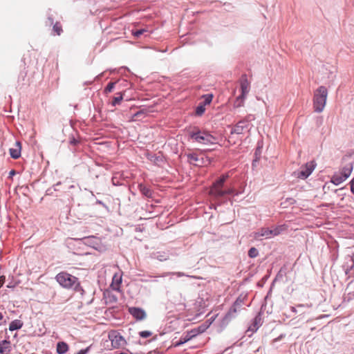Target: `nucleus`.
Instances as JSON below:
<instances>
[{
  "instance_id": "nucleus-1",
  "label": "nucleus",
  "mask_w": 354,
  "mask_h": 354,
  "mask_svg": "<svg viewBox=\"0 0 354 354\" xmlns=\"http://www.w3.org/2000/svg\"><path fill=\"white\" fill-rule=\"evenodd\" d=\"M229 178V173L223 174L213 182L210 186L209 194L214 201H218L226 195L236 196L242 193L241 192L236 190L233 187L223 189L225 183Z\"/></svg>"
},
{
  "instance_id": "nucleus-2",
  "label": "nucleus",
  "mask_w": 354,
  "mask_h": 354,
  "mask_svg": "<svg viewBox=\"0 0 354 354\" xmlns=\"http://www.w3.org/2000/svg\"><path fill=\"white\" fill-rule=\"evenodd\" d=\"M189 137L193 141L202 145H212L216 143V138L205 130H201L198 127H194L189 131Z\"/></svg>"
},
{
  "instance_id": "nucleus-3",
  "label": "nucleus",
  "mask_w": 354,
  "mask_h": 354,
  "mask_svg": "<svg viewBox=\"0 0 354 354\" xmlns=\"http://www.w3.org/2000/svg\"><path fill=\"white\" fill-rule=\"evenodd\" d=\"M55 279L57 283L63 288L66 289H73L75 291L82 290L78 278L65 272L58 273Z\"/></svg>"
},
{
  "instance_id": "nucleus-4",
  "label": "nucleus",
  "mask_w": 354,
  "mask_h": 354,
  "mask_svg": "<svg viewBox=\"0 0 354 354\" xmlns=\"http://www.w3.org/2000/svg\"><path fill=\"white\" fill-rule=\"evenodd\" d=\"M328 96L327 88L321 86L314 92L313 108L315 112L321 113L324 111L326 106Z\"/></svg>"
},
{
  "instance_id": "nucleus-5",
  "label": "nucleus",
  "mask_w": 354,
  "mask_h": 354,
  "mask_svg": "<svg viewBox=\"0 0 354 354\" xmlns=\"http://www.w3.org/2000/svg\"><path fill=\"white\" fill-rule=\"evenodd\" d=\"M286 225H281L276 227L273 230L269 228H261L259 231L255 233L254 237L257 239H260L263 237L265 239H270L274 236L280 234L283 231H286Z\"/></svg>"
},
{
  "instance_id": "nucleus-6",
  "label": "nucleus",
  "mask_w": 354,
  "mask_h": 354,
  "mask_svg": "<svg viewBox=\"0 0 354 354\" xmlns=\"http://www.w3.org/2000/svg\"><path fill=\"white\" fill-rule=\"evenodd\" d=\"M240 84L241 94L237 97L235 102L236 106L237 107L243 106V102L250 89V84L248 82L245 75L241 77Z\"/></svg>"
},
{
  "instance_id": "nucleus-7",
  "label": "nucleus",
  "mask_w": 354,
  "mask_h": 354,
  "mask_svg": "<svg viewBox=\"0 0 354 354\" xmlns=\"http://www.w3.org/2000/svg\"><path fill=\"white\" fill-rule=\"evenodd\" d=\"M317 166L314 160L306 162L304 166L301 167L300 170L295 171L292 176L301 179H306L315 170Z\"/></svg>"
},
{
  "instance_id": "nucleus-8",
  "label": "nucleus",
  "mask_w": 354,
  "mask_h": 354,
  "mask_svg": "<svg viewBox=\"0 0 354 354\" xmlns=\"http://www.w3.org/2000/svg\"><path fill=\"white\" fill-rule=\"evenodd\" d=\"M252 115H249L246 118L238 122L232 129L231 133L242 134L249 128V122L254 120Z\"/></svg>"
},
{
  "instance_id": "nucleus-9",
  "label": "nucleus",
  "mask_w": 354,
  "mask_h": 354,
  "mask_svg": "<svg viewBox=\"0 0 354 354\" xmlns=\"http://www.w3.org/2000/svg\"><path fill=\"white\" fill-rule=\"evenodd\" d=\"M109 339L113 348H121L127 344L125 339L116 330L109 332Z\"/></svg>"
},
{
  "instance_id": "nucleus-10",
  "label": "nucleus",
  "mask_w": 354,
  "mask_h": 354,
  "mask_svg": "<svg viewBox=\"0 0 354 354\" xmlns=\"http://www.w3.org/2000/svg\"><path fill=\"white\" fill-rule=\"evenodd\" d=\"M129 314L137 321H142L146 319L147 314L144 309L139 307H130L128 310Z\"/></svg>"
},
{
  "instance_id": "nucleus-11",
  "label": "nucleus",
  "mask_w": 354,
  "mask_h": 354,
  "mask_svg": "<svg viewBox=\"0 0 354 354\" xmlns=\"http://www.w3.org/2000/svg\"><path fill=\"white\" fill-rule=\"evenodd\" d=\"M262 313L259 312L255 317L253 319L252 324L250 325V326L248 328L247 332H251V334L256 332L258 328L262 325L263 321H262Z\"/></svg>"
},
{
  "instance_id": "nucleus-12",
  "label": "nucleus",
  "mask_w": 354,
  "mask_h": 354,
  "mask_svg": "<svg viewBox=\"0 0 354 354\" xmlns=\"http://www.w3.org/2000/svg\"><path fill=\"white\" fill-rule=\"evenodd\" d=\"M46 25L51 26H53V35H60L63 32L62 26L61 24L58 21L54 23L53 19L51 17H48L47 21H46Z\"/></svg>"
},
{
  "instance_id": "nucleus-13",
  "label": "nucleus",
  "mask_w": 354,
  "mask_h": 354,
  "mask_svg": "<svg viewBox=\"0 0 354 354\" xmlns=\"http://www.w3.org/2000/svg\"><path fill=\"white\" fill-rule=\"evenodd\" d=\"M171 253L169 250L157 251L151 254V257L160 261H165L169 259Z\"/></svg>"
},
{
  "instance_id": "nucleus-14",
  "label": "nucleus",
  "mask_w": 354,
  "mask_h": 354,
  "mask_svg": "<svg viewBox=\"0 0 354 354\" xmlns=\"http://www.w3.org/2000/svg\"><path fill=\"white\" fill-rule=\"evenodd\" d=\"M11 351V342L9 336H6L5 339L0 341V354H10Z\"/></svg>"
},
{
  "instance_id": "nucleus-15",
  "label": "nucleus",
  "mask_w": 354,
  "mask_h": 354,
  "mask_svg": "<svg viewBox=\"0 0 354 354\" xmlns=\"http://www.w3.org/2000/svg\"><path fill=\"white\" fill-rule=\"evenodd\" d=\"M21 144L19 141H17L14 148L9 149L10 155L13 159H17L21 156Z\"/></svg>"
},
{
  "instance_id": "nucleus-16",
  "label": "nucleus",
  "mask_w": 354,
  "mask_h": 354,
  "mask_svg": "<svg viewBox=\"0 0 354 354\" xmlns=\"http://www.w3.org/2000/svg\"><path fill=\"white\" fill-rule=\"evenodd\" d=\"M241 311V309L238 308L235 306V304H232V306L229 309L228 312L225 314L224 317V320L230 321L232 319L235 318L238 314Z\"/></svg>"
},
{
  "instance_id": "nucleus-17",
  "label": "nucleus",
  "mask_w": 354,
  "mask_h": 354,
  "mask_svg": "<svg viewBox=\"0 0 354 354\" xmlns=\"http://www.w3.org/2000/svg\"><path fill=\"white\" fill-rule=\"evenodd\" d=\"M169 276H176L177 277H187L189 278H195V279L197 278L195 276L189 275L183 272H162L161 274H160L158 277H169Z\"/></svg>"
},
{
  "instance_id": "nucleus-18",
  "label": "nucleus",
  "mask_w": 354,
  "mask_h": 354,
  "mask_svg": "<svg viewBox=\"0 0 354 354\" xmlns=\"http://www.w3.org/2000/svg\"><path fill=\"white\" fill-rule=\"evenodd\" d=\"M138 189H139V191L141 192V194L143 196H146L147 198H151L152 197L153 192H152V190L149 187H147L145 185L141 183V184L138 185Z\"/></svg>"
},
{
  "instance_id": "nucleus-19",
  "label": "nucleus",
  "mask_w": 354,
  "mask_h": 354,
  "mask_svg": "<svg viewBox=\"0 0 354 354\" xmlns=\"http://www.w3.org/2000/svg\"><path fill=\"white\" fill-rule=\"evenodd\" d=\"M353 171V165L349 164L348 165L344 166L340 172V174L344 178V179H347L351 174Z\"/></svg>"
},
{
  "instance_id": "nucleus-20",
  "label": "nucleus",
  "mask_w": 354,
  "mask_h": 354,
  "mask_svg": "<svg viewBox=\"0 0 354 354\" xmlns=\"http://www.w3.org/2000/svg\"><path fill=\"white\" fill-rule=\"evenodd\" d=\"M24 325V323L19 319H15L12 321L9 325V330L10 331L21 329Z\"/></svg>"
},
{
  "instance_id": "nucleus-21",
  "label": "nucleus",
  "mask_w": 354,
  "mask_h": 354,
  "mask_svg": "<svg viewBox=\"0 0 354 354\" xmlns=\"http://www.w3.org/2000/svg\"><path fill=\"white\" fill-rule=\"evenodd\" d=\"M68 350V346L64 342H59L57 344V353L58 354H65Z\"/></svg>"
},
{
  "instance_id": "nucleus-22",
  "label": "nucleus",
  "mask_w": 354,
  "mask_h": 354,
  "mask_svg": "<svg viewBox=\"0 0 354 354\" xmlns=\"http://www.w3.org/2000/svg\"><path fill=\"white\" fill-rule=\"evenodd\" d=\"M246 298L247 295H240L234 302V304H235V306H236L238 308L241 310Z\"/></svg>"
},
{
  "instance_id": "nucleus-23",
  "label": "nucleus",
  "mask_w": 354,
  "mask_h": 354,
  "mask_svg": "<svg viewBox=\"0 0 354 354\" xmlns=\"http://www.w3.org/2000/svg\"><path fill=\"white\" fill-rule=\"evenodd\" d=\"M246 298L247 295H240L234 302V304H235V306H236L238 308L241 310Z\"/></svg>"
},
{
  "instance_id": "nucleus-24",
  "label": "nucleus",
  "mask_w": 354,
  "mask_h": 354,
  "mask_svg": "<svg viewBox=\"0 0 354 354\" xmlns=\"http://www.w3.org/2000/svg\"><path fill=\"white\" fill-rule=\"evenodd\" d=\"M346 179H344L343 176L339 174H335L331 177L330 182L334 184L335 185H339L342 183L344 182Z\"/></svg>"
},
{
  "instance_id": "nucleus-25",
  "label": "nucleus",
  "mask_w": 354,
  "mask_h": 354,
  "mask_svg": "<svg viewBox=\"0 0 354 354\" xmlns=\"http://www.w3.org/2000/svg\"><path fill=\"white\" fill-rule=\"evenodd\" d=\"M122 283V277L119 276L118 277L116 274H115L113 277V282L112 286H113L114 290H119V286Z\"/></svg>"
},
{
  "instance_id": "nucleus-26",
  "label": "nucleus",
  "mask_w": 354,
  "mask_h": 354,
  "mask_svg": "<svg viewBox=\"0 0 354 354\" xmlns=\"http://www.w3.org/2000/svg\"><path fill=\"white\" fill-rule=\"evenodd\" d=\"M187 160L190 164L198 165L197 162L198 161V156L196 153L187 154Z\"/></svg>"
},
{
  "instance_id": "nucleus-27",
  "label": "nucleus",
  "mask_w": 354,
  "mask_h": 354,
  "mask_svg": "<svg viewBox=\"0 0 354 354\" xmlns=\"http://www.w3.org/2000/svg\"><path fill=\"white\" fill-rule=\"evenodd\" d=\"M117 95L118 96L114 97L111 102V104L113 106L120 104L123 99V95L122 93H118Z\"/></svg>"
},
{
  "instance_id": "nucleus-28",
  "label": "nucleus",
  "mask_w": 354,
  "mask_h": 354,
  "mask_svg": "<svg viewBox=\"0 0 354 354\" xmlns=\"http://www.w3.org/2000/svg\"><path fill=\"white\" fill-rule=\"evenodd\" d=\"M132 35L136 37L139 38L142 35L144 34V32H147V30L145 28L141 29H136V30H132Z\"/></svg>"
},
{
  "instance_id": "nucleus-29",
  "label": "nucleus",
  "mask_w": 354,
  "mask_h": 354,
  "mask_svg": "<svg viewBox=\"0 0 354 354\" xmlns=\"http://www.w3.org/2000/svg\"><path fill=\"white\" fill-rule=\"evenodd\" d=\"M259 252L257 248L252 247L248 250V256L250 258H255L258 256Z\"/></svg>"
},
{
  "instance_id": "nucleus-30",
  "label": "nucleus",
  "mask_w": 354,
  "mask_h": 354,
  "mask_svg": "<svg viewBox=\"0 0 354 354\" xmlns=\"http://www.w3.org/2000/svg\"><path fill=\"white\" fill-rule=\"evenodd\" d=\"M205 111V105L199 104L196 108V115H198V116H201V115H202L204 113Z\"/></svg>"
},
{
  "instance_id": "nucleus-31",
  "label": "nucleus",
  "mask_w": 354,
  "mask_h": 354,
  "mask_svg": "<svg viewBox=\"0 0 354 354\" xmlns=\"http://www.w3.org/2000/svg\"><path fill=\"white\" fill-rule=\"evenodd\" d=\"M115 85V82H109L107 86L104 88V93L107 94L109 93H111L113 89L114 88Z\"/></svg>"
},
{
  "instance_id": "nucleus-32",
  "label": "nucleus",
  "mask_w": 354,
  "mask_h": 354,
  "mask_svg": "<svg viewBox=\"0 0 354 354\" xmlns=\"http://www.w3.org/2000/svg\"><path fill=\"white\" fill-rule=\"evenodd\" d=\"M151 335H152V333L149 330H143V331L139 332L140 337H141L142 338H147V337H150Z\"/></svg>"
},
{
  "instance_id": "nucleus-33",
  "label": "nucleus",
  "mask_w": 354,
  "mask_h": 354,
  "mask_svg": "<svg viewBox=\"0 0 354 354\" xmlns=\"http://www.w3.org/2000/svg\"><path fill=\"white\" fill-rule=\"evenodd\" d=\"M149 160L151 162H153L154 163H158L162 160V158H160V156H151V158H149Z\"/></svg>"
},
{
  "instance_id": "nucleus-34",
  "label": "nucleus",
  "mask_w": 354,
  "mask_h": 354,
  "mask_svg": "<svg viewBox=\"0 0 354 354\" xmlns=\"http://www.w3.org/2000/svg\"><path fill=\"white\" fill-rule=\"evenodd\" d=\"M79 142H80V141L78 140H77L76 138H75L73 136L70 138V140H69L70 145H77Z\"/></svg>"
},
{
  "instance_id": "nucleus-35",
  "label": "nucleus",
  "mask_w": 354,
  "mask_h": 354,
  "mask_svg": "<svg viewBox=\"0 0 354 354\" xmlns=\"http://www.w3.org/2000/svg\"><path fill=\"white\" fill-rule=\"evenodd\" d=\"M344 189V187H342V188H339V189H336L335 190V193H336L337 194L338 196H342V199L344 198V196L345 195V194H342L341 192Z\"/></svg>"
},
{
  "instance_id": "nucleus-36",
  "label": "nucleus",
  "mask_w": 354,
  "mask_h": 354,
  "mask_svg": "<svg viewBox=\"0 0 354 354\" xmlns=\"http://www.w3.org/2000/svg\"><path fill=\"white\" fill-rule=\"evenodd\" d=\"M212 95H207L205 99L203 105L210 104V102H212Z\"/></svg>"
},
{
  "instance_id": "nucleus-37",
  "label": "nucleus",
  "mask_w": 354,
  "mask_h": 354,
  "mask_svg": "<svg viewBox=\"0 0 354 354\" xmlns=\"http://www.w3.org/2000/svg\"><path fill=\"white\" fill-rule=\"evenodd\" d=\"M89 350H90V346H88L84 349L80 350L76 354H87L88 352L89 351Z\"/></svg>"
},
{
  "instance_id": "nucleus-38",
  "label": "nucleus",
  "mask_w": 354,
  "mask_h": 354,
  "mask_svg": "<svg viewBox=\"0 0 354 354\" xmlns=\"http://www.w3.org/2000/svg\"><path fill=\"white\" fill-rule=\"evenodd\" d=\"M260 154H261V150L258 147V148H257V149H256V151L254 152V156H255L254 158H259V159L260 158Z\"/></svg>"
},
{
  "instance_id": "nucleus-39",
  "label": "nucleus",
  "mask_w": 354,
  "mask_h": 354,
  "mask_svg": "<svg viewBox=\"0 0 354 354\" xmlns=\"http://www.w3.org/2000/svg\"><path fill=\"white\" fill-rule=\"evenodd\" d=\"M351 184V192L354 194V179H352L350 182Z\"/></svg>"
},
{
  "instance_id": "nucleus-40",
  "label": "nucleus",
  "mask_w": 354,
  "mask_h": 354,
  "mask_svg": "<svg viewBox=\"0 0 354 354\" xmlns=\"http://www.w3.org/2000/svg\"><path fill=\"white\" fill-rule=\"evenodd\" d=\"M259 160V158H254V160L252 161V166L253 168L257 167Z\"/></svg>"
},
{
  "instance_id": "nucleus-41",
  "label": "nucleus",
  "mask_w": 354,
  "mask_h": 354,
  "mask_svg": "<svg viewBox=\"0 0 354 354\" xmlns=\"http://www.w3.org/2000/svg\"><path fill=\"white\" fill-rule=\"evenodd\" d=\"M5 277L4 276H1L0 277V288L3 286V284L5 282Z\"/></svg>"
},
{
  "instance_id": "nucleus-42",
  "label": "nucleus",
  "mask_w": 354,
  "mask_h": 354,
  "mask_svg": "<svg viewBox=\"0 0 354 354\" xmlns=\"http://www.w3.org/2000/svg\"><path fill=\"white\" fill-rule=\"evenodd\" d=\"M144 113L143 111H137L135 114H134V116L136 117V118H138L140 117V115H142Z\"/></svg>"
},
{
  "instance_id": "nucleus-43",
  "label": "nucleus",
  "mask_w": 354,
  "mask_h": 354,
  "mask_svg": "<svg viewBox=\"0 0 354 354\" xmlns=\"http://www.w3.org/2000/svg\"><path fill=\"white\" fill-rule=\"evenodd\" d=\"M141 281L142 282H150V281H153V282H157L158 281L156 279H154V280H149L148 279H141Z\"/></svg>"
},
{
  "instance_id": "nucleus-44",
  "label": "nucleus",
  "mask_w": 354,
  "mask_h": 354,
  "mask_svg": "<svg viewBox=\"0 0 354 354\" xmlns=\"http://www.w3.org/2000/svg\"><path fill=\"white\" fill-rule=\"evenodd\" d=\"M285 335H281L279 337L277 338H275L274 340H273V344L276 343L277 342H278L279 339H281L283 337H284Z\"/></svg>"
},
{
  "instance_id": "nucleus-45",
  "label": "nucleus",
  "mask_w": 354,
  "mask_h": 354,
  "mask_svg": "<svg viewBox=\"0 0 354 354\" xmlns=\"http://www.w3.org/2000/svg\"><path fill=\"white\" fill-rule=\"evenodd\" d=\"M96 203L99 204V205H101L103 207H106V205L102 201L97 200Z\"/></svg>"
},
{
  "instance_id": "nucleus-46",
  "label": "nucleus",
  "mask_w": 354,
  "mask_h": 354,
  "mask_svg": "<svg viewBox=\"0 0 354 354\" xmlns=\"http://www.w3.org/2000/svg\"><path fill=\"white\" fill-rule=\"evenodd\" d=\"M8 288H15V284L12 283H9L7 286Z\"/></svg>"
},
{
  "instance_id": "nucleus-47",
  "label": "nucleus",
  "mask_w": 354,
  "mask_h": 354,
  "mask_svg": "<svg viewBox=\"0 0 354 354\" xmlns=\"http://www.w3.org/2000/svg\"><path fill=\"white\" fill-rule=\"evenodd\" d=\"M60 184H61L60 183H57V184H55V185H54V187H55V188H54V190L57 191V187H58Z\"/></svg>"
},
{
  "instance_id": "nucleus-48",
  "label": "nucleus",
  "mask_w": 354,
  "mask_h": 354,
  "mask_svg": "<svg viewBox=\"0 0 354 354\" xmlns=\"http://www.w3.org/2000/svg\"><path fill=\"white\" fill-rule=\"evenodd\" d=\"M291 310H292V313H297V310H296L295 307H292L291 308Z\"/></svg>"
},
{
  "instance_id": "nucleus-49",
  "label": "nucleus",
  "mask_w": 354,
  "mask_h": 354,
  "mask_svg": "<svg viewBox=\"0 0 354 354\" xmlns=\"http://www.w3.org/2000/svg\"><path fill=\"white\" fill-rule=\"evenodd\" d=\"M15 174V170H11V171H10V176H12V175H14Z\"/></svg>"
},
{
  "instance_id": "nucleus-50",
  "label": "nucleus",
  "mask_w": 354,
  "mask_h": 354,
  "mask_svg": "<svg viewBox=\"0 0 354 354\" xmlns=\"http://www.w3.org/2000/svg\"><path fill=\"white\" fill-rule=\"evenodd\" d=\"M3 318V315L2 314V313L0 312V321H1Z\"/></svg>"
},
{
  "instance_id": "nucleus-51",
  "label": "nucleus",
  "mask_w": 354,
  "mask_h": 354,
  "mask_svg": "<svg viewBox=\"0 0 354 354\" xmlns=\"http://www.w3.org/2000/svg\"><path fill=\"white\" fill-rule=\"evenodd\" d=\"M304 306L303 305H299V306H298V308H304Z\"/></svg>"
},
{
  "instance_id": "nucleus-52",
  "label": "nucleus",
  "mask_w": 354,
  "mask_h": 354,
  "mask_svg": "<svg viewBox=\"0 0 354 354\" xmlns=\"http://www.w3.org/2000/svg\"><path fill=\"white\" fill-rule=\"evenodd\" d=\"M198 330H199V332H203V330H202V328H198Z\"/></svg>"
},
{
  "instance_id": "nucleus-53",
  "label": "nucleus",
  "mask_w": 354,
  "mask_h": 354,
  "mask_svg": "<svg viewBox=\"0 0 354 354\" xmlns=\"http://www.w3.org/2000/svg\"><path fill=\"white\" fill-rule=\"evenodd\" d=\"M198 330H199V332H203V330H202V328H198Z\"/></svg>"
},
{
  "instance_id": "nucleus-54",
  "label": "nucleus",
  "mask_w": 354,
  "mask_h": 354,
  "mask_svg": "<svg viewBox=\"0 0 354 354\" xmlns=\"http://www.w3.org/2000/svg\"><path fill=\"white\" fill-rule=\"evenodd\" d=\"M288 201H289V203H292V202H290V198L288 199Z\"/></svg>"
}]
</instances>
